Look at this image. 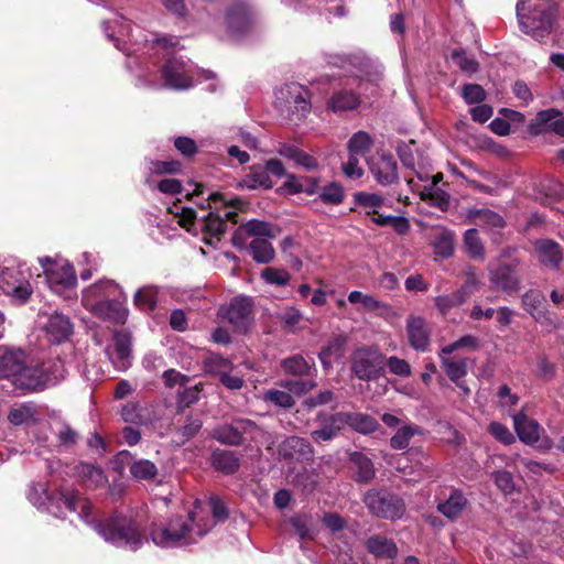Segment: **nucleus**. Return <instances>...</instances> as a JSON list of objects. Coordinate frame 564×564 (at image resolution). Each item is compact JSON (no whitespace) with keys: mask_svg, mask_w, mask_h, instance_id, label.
Wrapping results in <instances>:
<instances>
[{"mask_svg":"<svg viewBox=\"0 0 564 564\" xmlns=\"http://www.w3.org/2000/svg\"><path fill=\"white\" fill-rule=\"evenodd\" d=\"M248 250L252 259L258 263H270L275 256L272 243L264 238H254L249 243Z\"/></svg>","mask_w":564,"mask_h":564,"instance_id":"nucleus-43","label":"nucleus"},{"mask_svg":"<svg viewBox=\"0 0 564 564\" xmlns=\"http://www.w3.org/2000/svg\"><path fill=\"white\" fill-rule=\"evenodd\" d=\"M121 288L112 280H99L90 285L84 293L83 303L86 307L90 306L91 302L98 300H111L118 295H122Z\"/></svg>","mask_w":564,"mask_h":564,"instance_id":"nucleus-24","label":"nucleus"},{"mask_svg":"<svg viewBox=\"0 0 564 564\" xmlns=\"http://www.w3.org/2000/svg\"><path fill=\"white\" fill-rule=\"evenodd\" d=\"M79 474L83 484L89 489L98 488L106 480L102 469L93 464H83Z\"/></svg>","mask_w":564,"mask_h":564,"instance_id":"nucleus-52","label":"nucleus"},{"mask_svg":"<svg viewBox=\"0 0 564 564\" xmlns=\"http://www.w3.org/2000/svg\"><path fill=\"white\" fill-rule=\"evenodd\" d=\"M370 172L378 184L390 186L399 183L398 164L390 153L379 154L370 163Z\"/></svg>","mask_w":564,"mask_h":564,"instance_id":"nucleus-16","label":"nucleus"},{"mask_svg":"<svg viewBox=\"0 0 564 564\" xmlns=\"http://www.w3.org/2000/svg\"><path fill=\"white\" fill-rule=\"evenodd\" d=\"M479 288V280L475 272H468L464 284L451 294L435 297V306L443 316L451 310L463 305Z\"/></svg>","mask_w":564,"mask_h":564,"instance_id":"nucleus-11","label":"nucleus"},{"mask_svg":"<svg viewBox=\"0 0 564 564\" xmlns=\"http://www.w3.org/2000/svg\"><path fill=\"white\" fill-rule=\"evenodd\" d=\"M464 246L467 253L473 259H482L485 256V248L479 237L478 230L470 228L464 234Z\"/></svg>","mask_w":564,"mask_h":564,"instance_id":"nucleus-53","label":"nucleus"},{"mask_svg":"<svg viewBox=\"0 0 564 564\" xmlns=\"http://www.w3.org/2000/svg\"><path fill=\"white\" fill-rule=\"evenodd\" d=\"M39 261L52 289H68L76 284L75 270L69 263L57 264L50 257L40 258Z\"/></svg>","mask_w":564,"mask_h":564,"instance_id":"nucleus-12","label":"nucleus"},{"mask_svg":"<svg viewBox=\"0 0 564 564\" xmlns=\"http://www.w3.org/2000/svg\"><path fill=\"white\" fill-rule=\"evenodd\" d=\"M371 68V61L364 52L346 54V73L359 79L361 75L368 74Z\"/></svg>","mask_w":564,"mask_h":564,"instance_id":"nucleus-45","label":"nucleus"},{"mask_svg":"<svg viewBox=\"0 0 564 564\" xmlns=\"http://www.w3.org/2000/svg\"><path fill=\"white\" fill-rule=\"evenodd\" d=\"M462 96L466 104H480L486 99L485 89L478 84H466L463 86Z\"/></svg>","mask_w":564,"mask_h":564,"instance_id":"nucleus-64","label":"nucleus"},{"mask_svg":"<svg viewBox=\"0 0 564 564\" xmlns=\"http://www.w3.org/2000/svg\"><path fill=\"white\" fill-rule=\"evenodd\" d=\"M467 218L475 225H486L491 228H503L506 226L502 216L488 208H469Z\"/></svg>","mask_w":564,"mask_h":564,"instance_id":"nucleus-37","label":"nucleus"},{"mask_svg":"<svg viewBox=\"0 0 564 564\" xmlns=\"http://www.w3.org/2000/svg\"><path fill=\"white\" fill-rule=\"evenodd\" d=\"M113 347L116 359H111L116 368L126 370L130 367L131 336L130 333L121 329L113 334Z\"/></svg>","mask_w":564,"mask_h":564,"instance_id":"nucleus-29","label":"nucleus"},{"mask_svg":"<svg viewBox=\"0 0 564 564\" xmlns=\"http://www.w3.org/2000/svg\"><path fill=\"white\" fill-rule=\"evenodd\" d=\"M348 470L350 478L357 484H369L376 477L372 459L359 451L349 454Z\"/></svg>","mask_w":564,"mask_h":564,"instance_id":"nucleus-20","label":"nucleus"},{"mask_svg":"<svg viewBox=\"0 0 564 564\" xmlns=\"http://www.w3.org/2000/svg\"><path fill=\"white\" fill-rule=\"evenodd\" d=\"M346 197L344 186L338 182H329L321 187L318 199L326 205H340Z\"/></svg>","mask_w":564,"mask_h":564,"instance_id":"nucleus-48","label":"nucleus"},{"mask_svg":"<svg viewBox=\"0 0 564 564\" xmlns=\"http://www.w3.org/2000/svg\"><path fill=\"white\" fill-rule=\"evenodd\" d=\"M253 303L249 297H234L227 307L221 308V315L239 333H246L250 326Z\"/></svg>","mask_w":564,"mask_h":564,"instance_id":"nucleus-13","label":"nucleus"},{"mask_svg":"<svg viewBox=\"0 0 564 564\" xmlns=\"http://www.w3.org/2000/svg\"><path fill=\"white\" fill-rule=\"evenodd\" d=\"M158 473V467L149 459H138L130 466V474L138 481L153 480Z\"/></svg>","mask_w":564,"mask_h":564,"instance_id":"nucleus-50","label":"nucleus"},{"mask_svg":"<svg viewBox=\"0 0 564 564\" xmlns=\"http://www.w3.org/2000/svg\"><path fill=\"white\" fill-rule=\"evenodd\" d=\"M491 478L499 490L506 496L512 495L517 489L513 475L509 470H496L491 474Z\"/></svg>","mask_w":564,"mask_h":564,"instance_id":"nucleus-57","label":"nucleus"},{"mask_svg":"<svg viewBox=\"0 0 564 564\" xmlns=\"http://www.w3.org/2000/svg\"><path fill=\"white\" fill-rule=\"evenodd\" d=\"M354 202L358 206L377 209L384 204V198L377 193L356 192L354 194Z\"/></svg>","mask_w":564,"mask_h":564,"instance_id":"nucleus-61","label":"nucleus"},{"mask_svg":"<svg viewBox=\"0 0 564 564\" xmlns=\"http://www.w3.org/2000/svg\"><path fill=\"white\" fill-rule=\"evenodd\" d=\"M360 105L359 96L351 89L341 88L333 93L327 106L334 112L354 110Z\"/></svg>","mask_w":564,"mask_h":564,"instance_id":"nucleus-34","label":"nucleus"},{"mask_svg":"<svg viewBox=\"0 0 564 564\" xmlns=\"http://www.w3.org/2000/svg\"><path fill=\"white\" fill-rule=\"evenodd\" d=\"M47 510L57 518L64 517V510L78 513L79 518L91 527L106 542L129 551L140 550L150 539L149 519L141 514H126L117 510L109 516L97 518L91 501L77 490H64L46 496Z\"/></svg>","mask_w":564,"mask_h":564,"instance_id":"nucleus-1","label":"nucleus"},{"mask_svg":"<svg viewBox=\"0 0 564 564\" xmlns=\"http://www.w3.org/2000/svg\"><path fill=\"white\" fill-rule=\"evenodd\" d=\"M534 248L539 253L540 261L550 269H557L563 260L562 247L552 239H540Z\"/></svg>","mask_w":564,"mask_h":564,"instance_id":"nucleus-28","label":"nucleus"},{"mask_svg":"<svg viewBox=\"0 0 564 564\" xmlns=\"http://www.w3.org/2000/svg\"><path fill=\"white\" fill-rule=\"evenodd\" d=\"M0 379L9 380L15 389L35 392L46 387L48 377L41 366L29 362L24 350L0 347Z\"/></svg>","mask_w":564,"mask_h":564,"instance_id":"nucleus-2","label":"nucleus"},{"mask_svg":"<svg viewBox=\"0 0 564 564\" xmlns=\"http://www.w3.org/2000/svg\"><path fill=\"white\" fill-rule=\"evenodd\" d=\"M365 216L369 217L370 220L380 227H391L398 235H406L410 230V221L404 216H384L377 209H368L365 212Z\"/></svg>","mask_w":564,"mask_h":564,"instance_id":"nucleus-32","label":"nucleus"},{"mask_svg":"<svg viewBox=\"0 0 564 564\" xmlns=\"http://www.w3.org/2000/svg\"><path fill=\"white\" fill-rule=\"evenodd\" d=\"M249 236L254 238H274L275 234L273 231L272 225L268 221L251 219L243 224Z\"/></svg>","mask_w":564,"mask_h":564,"instance_id":"nucleus-58","label":"nucleus"},{"mask_svg":"<svg viewBox=\"0 0 564 564\" xmlns=\"http://www.w3.org/2000/svg\"><path fill=\"white\" fill-rule=\"evenodd\" d=\"M283 99L286 117L290 121L297 123L311 111V91L297 83H289L280 89Z\"/></svg>","mask_w":564,"mask_h":564,"instance_id":"nucleus-8","label":"nucleus"},{"mask_svg":"<svg viewBox=\"0 0 564 564\" xmlns=\"http://www.w3.org/2000/svg\"><path fill=\"white\" fill-rule=\"evenodd\" d=\"M264 401L270 402L283 409H291L295 405V400L288 391L270 389L264 392Z\"/></svg>","mask_w":564,"mask_h":564,"instance_id":"nucleus-55","label":"nucleus"},{"mask_svg":"<svg viewBox=\"0 0 564 564\" xmlns=\"http://www.w3.org/2000/svg\"><path fill=\"white\" fill-rule=\"evenodd\" d=\"M422 434V429L414 424L401 426L390 438V446L393 449H405L414 435Z\"/></svg>","mask_w":564,"mask_h":564,"instance_id":"nucleus-49","label":"nucleus"},{"mask_svg":"<svg viewBox=\"0 0 564 564\" xmlns=\"http://www.w3.org/2000/svg\"><path fill=\"white\" fill-rule=\"evenodd\" d=\"M348 344V336L346 334H334L327 341V344L322 347L318 357L325 369L332 367V360H339L346 350V346Z\"/></svg>","mask_w":564,"mask_h":564,"instance_id":"nucleus-27","label":"nucleus"},{"mask_svg":"<svg viewBox=\"0 0 564 564\" xmlns=\"http://www.w3.org/2000/svg\"><path fill=\"white\" fill-rule=\"evenodd\" d=\"M362 502L371 516L383 520H400L406 512L404 499L387 488L368 489Z\"/></svg>","mask_w":564,"mask_h":564,"instance_id":"nucleus-4","label":"nucleus"},{"mask_svg":"<svg viewBox=\"0 0 564 564\" xmlns=\"http://www.w3.org/2000/svg\"><path fill=\"white\" fill-rule=\"evenodd\" d=\"M345 425L358 433L369 434L379 429V422L367 413L344 412Z\"/></svg>","mask_w":564,"mask_h":564,"instance_id":"nucleus-36","label":"nucleus"},{"mask_svg":"<svg viewBox=\"0 0 564 564\" xmlns=\"http://www.w3.org/2000/svg\"><path fill=\"white\" fill-rule=\"evenodd\" d=\"M199 399L198 386L185 388L177 397V413L182 414L185 409L196 403Z\"/></svg>","mask_w":564,"mask_h":564,"instance_id":"nucleus-63","label":"nucleus"},{"mask_svg":"<svg viewBox=\"0 0 564 564\" xmlns=\"http://www.w3.org/2000/svg\"><path fill=\"white\" fill-rule=\"evenodd\" d=\"M207 205L199 204L198 206L204 209L206 207L213 208V205H216L217 203H220L224 208L232 207L235 210H220L221 216L226 219V224L230 221L231 224L236 225L238 224V212H245L248 208L249 203L241 197H234L230 199H227L225 197V194L221 192H213L208 195Z\"/></svg>","mask_w":564,"mask_h":564,"instance_id":"nucleus-21","label":"nucleus"},{"mask_svg":"<svg viewBox=\"0 0 564 564\" xmlns=\"http://www.w3.org/2000/svg\"><path fill=\"white\" fill-rule=\"evenodd\" d=\"M261 276L269 284H274L279 286H284L289 283L291 275L285 269L264 268L261 272Z\"/></svg>","mask_w":564,"mask_h":564,"instance_id":"nucleus-59","label":"nucleus"},{"mask_svg":"<svg viewBox=\"0 0 564 564\" xmlns=\"http://www.w3.org/2000/svg\"><path fill=\"white\" fill-rule=\"evenodd\" d=\"M350 371L361 381H373L386 373V356L375 346H361L350 355Z\"/></svg>","mask_w":564,"mask_h":564,"instance_id":"nucleus-5","label":"nucleus"},{"mask_svg":"<svg viewBox=\"0 0 564 564\" xmlns=\"http://www.w3.org/2000/svg\"><path fill=\"white\" fill-rule=\"evenodd\" d=\"M365 545L367 551L377 558L392 560L398 555V546L393 540L381 534L369 536Z\"/></svg>","mask_w":564,"mask_h":564,"instance_id":"nucleus-30","label":"nucleus"},{"mask_svg":"<svg viewBox=\"0 0 564 564\" xmlns=\"http://www.w3.org/2000/svg\"><path fill=\"white\" fill-rule=\"evenodd\" d=\"M421 199L442 212H447L451 205L449 194L435 186H425L421 192Z\"/></svg>","mask_w":564,"mask_h":564,"instance_id":"nucleus-46","label":"nucleus"},{"mask_svg":"<svg viewBox=\"0 0 564 564\" xmlns=\"http://www.w3.org/2000/svg\"><path fill=\"white\" fill-rule=\"evenodd\" d=\"M194 512L189 511L187 519L174 517L170 519L166 527L156 529L154 522H149V535L151 541L161 547L174 546L187 538L193 530Z\"/></svg>","mask_w":564,"mask_h":564,"instance_id":"nucleus-7","label":"nucleus"},{"mask_svg":"<svg viewBox=\"0 0 564 564\" xmlns=\"http://www.w3.org/2000/svg\"><path fill=\"white\" fill-rule=\"evenodd\" d=\"M203 219L202 231L205 236L216 238L218 241L226 232V219L221 216L220 209L215 205Z\"/></svg>","mask_w":564,"mask_h":564,"instance_id":"nucleus-38","label":"nucleus"},{"mask_svg":"<svg viewBox=\"0 0 564 564\" xmlns=\"http://www.w3.org/2000/svg\"><path fill=\"white\" fill-rule=\"evenodd\" d=\"M514 431L521 442L533 445L540 440V424L527 416L524 412L513 415Z\"/></svg>","mask_w":564,"mask_h":564,"instance_id":"nucleus-26","label":"nucleus"},{"mask_svg":"<svg viewBox=\"0 0 564 564\" xmlns=\"http://www.w3.org/2000/svg\"><path fill=\"white\" fill-rule=\"evenodd\" d=\"M557 117V109L549 108L539 111L528 124V132L531 135H539L544 132H552L553 120Z\"/></svg>","mask_w":564,"mask_h":564,"instance_id":"nucleus-41","label":"nucleus"},{"mask_svg":"<svg viewBox=\"0 0 564 564\" xmlns=\"http://www.w3.org/2000/svg\"><path fill=\"white\" fill-rule=\"evenodd\" d=\"M210 464L225 475H234L240 468V457L232 451L217 448L210 455Z\"/></svg>","mask_w":564,"mask_h":564,"instance_id":"nucleus-31","label":"nucleus"},{"mask_svg":"<svg viewBox=\"0 0 564 564\" xmlns=\"http://www.w3.org/2000/svg\"><path fill=\"white\" fill-rule=\"evenodd\" d=\"M158 291L152 286H143L139 289L133 297V303L137 307L144 312H153L156 307Z\"/></svg>","mask_w":564,"mask_h":564,"instance_id":"nucleus-51","label":"nucleus"},{"mask_svg":"<svg viewBox=\"0 0 564 564\" xmlns=\"http://www.w3.org/2000/svg\"><path fill=\"white\" fill-rule=\"evenodd\" d=\"M240 186L249 189H256L259 187L270 189L273 187V182L267 174V171L263 165L253 164L250 167V172L246 174L245 177L241 180Z\"/></svg>","mask_w":564,"mask_h":564,"instance_id":"nucleus-39","label":"nucleus"},{"mask_svg":"<svg viewBox=\"0 0 564 564\" xmlns=\"http://www.w3.org/2000/svg\"><path fill=\"white\" fill-rule=\"evenodd\" d=\"M0 289L3 294L10 296L14 303H26L33 289L23 272L14 269H4L0 274Z\"/></svg>","mask_w":564,"mask_h":564,"instance_id":"nucleus-10","label":"nucleus"},{"mask_svg":"<svg viewBox=\"0 0 564 564\" xmlns=\"http://www.w3.org/2000/svg\"><path fill=\"white\" fill-rule=\"evenodd\" d=\"M126 296L118 295L111 300H98L90 303L88 307L96 316L112 322L115 324H124L128 318V310L123 306Z\"/></svg>","mask_w":564,"mask_h":564,"instance_id":"nucleus-14","label":"nucleus"},{"mask_svg":"<svg viewBox=\"0 0 564 564\" xmlns=\"http://www.w3.org/2000/svg\"><path fill=\"white\" fill-rule=\"evenodd\" d=\"M442 368L451 381L457 383L462 380L468 371L467 358H458L456 356L448 357V355H440Z\"/></svg>","mask_w":564,"mask_h":564,"instance_id":"nucleus-40","label":"nucleus"},{"mask_svg":"<svg viewBox=\"0 0 564 564\" xmlns=\"http://www.w3.org/2000/svg\"><path fill=\"white\" fill-rule=\"evenodd\" d=\"M185 63L174 56L169 57L161 68L165 86L173 89H185L191 86L192 78L188 76Z\"/></svg>","mask_w":564,"mask_h":564,"instance_id":"nucleus-18","label":"nucleus"},{"mask_svg":"<svg viewBox=\"0 0 564 564\" xmlns=\"http://www.w3.org/2000/svg\"><path fill=\"white\" fill-rule=\"evenodd\" d=\"M150 171L152 174L163 175V174H178L182 171V163L177 160L171 161H151L150 162Z\"/></svg>","mask_w":564,"mask_h":564,"instance_id":"nucleus-62","label":"nucleus"},{"mask_svg":"<svg viewBox=\"0 0 564 564\" xmlns=\"http://www.w3.org/2000/svg\"><path fill=\"white\" fill-rule=\"evenodd\" d=\"M36 415L37 410L35 406L29 403H22L18 406L11 408L8 412L7 419L11 424L20 426L30 422H36Z\"/></svg>","mask_w":564,"mask_h":564,"instance_id":"nucleus-47","label":"nucleus"},{"mask_svg":"<svg viewBox=\"0 0 564 564\" xmlns=\"http://www.w3.org/2000/svg\"><path fill=\"white\" fill-rule=\"evenodd\" d=\"M488 275L490 288L507 295H513L520 290V276L517 262H498L489 264Z\"/></svg>","mask_w":564,"mask_h":564,"instance_id":"nucleus-9","label":"nucleus"},{"mask_svg":"<svg viewBox=\"0 0 564 564\" xmlns=\"http://www.w3.org/2000/svg\"><path fill=\"white\" fill-rule=\"evenodd\" d=\"M434 253L447 259L453 256L455 250V234L454 231L442 228L435 236L433 243Z\"/></svg>","mask_w":564,"mask_h":564,"instance_id":"nucleus-44","label":"nucleus"},{"mask_svg":"<svg viewBox=\"0 0 564 564\" xmlns=\"http://www.w3.org/2000/svg\"><path fill=\"white\" fill-rule=\"evenodd\" d=\"M281 367L284 372L299 377H310L312 371L315 370L314 362L311 364L302 355H293L284 358L281 361Z\"/></svg>","mask_w":564,"mask_h":564,"instance_id":"nucleus-42","label":"nucleus"},{"mask_svg":"<svg viewBox=\"0 0 564 564\" xmlns=\"http://www.w3.org/2000/svg\"><path fill=\"white\" fill-rule=\"evenodd\" d=\"M253 14L250 7L237 0L226 11V25L234 35L246 33L252 25Z\"/></svg>","mask_w":564,"mask_h":564,"instance_id":"nucleus-15","label":"nucleus"},{"mask_svg":"<svg viewBox=\"0 0 564 564\" xmlns=\"http://www.w3.org/2000/svg\"><path fill=\"white\" fill-rule=\"evenodd\" d=\"M372 145L370 135L365 131H358L349 139L347 148L349 153L364 155L369 152Z\"/></svg>","mask_w":564,"mask_h":564,"instance_id":"nucleus-54","label":"nucleus"},{"mask_svg":"<svg viewBox=\"0 0 564 564\" xmlns=\"http://www.w3.org/2000/svg\"><path fill=\"white\" fill-rule=\"evenodd\" d=\"M522 307L535 321L541 319L546 313V297L536 289H531L522 295Z\"/></svg>","mask_w":564,"mask_h":564,"instance_id":"nucleus-35","label":"nucleus"},{"mask_svg":"<svg viewBox=\"0 0 564 564\" xmlns=\"http://www.w3.org/2000/svg\"><path fill=\"white\" fill-rule=\"evenodd\" d=\"M488 433L498 442L502 443L503 445H511L516 442L514 435L511 433V431L508 429L507 425L500 423V422H491L488 425Z\"/></svg>","mask_w":564,"mask_h":564,"instance_id":"nucleus-60","label":"nucleus"},{"mask_svg":"<svg viewBox=\"0 0 564 564\" xmlns=\"http://www.w3.org/2000/svg\"><path fill=\"white\" fill-rule=\"evenodd\" d=\"M259 425L246 417L235 416L229 422L217 425L210 432V437L221 445L238 447L256 437Z\"/></svg>","mask_w":564,"mask_h":564,"instance_id":"nucleus-6","label":"nucleus"},{"mask_svg":"<svg viewBox=\"0 0 564 564\" xmlns=\"http://www.w3.org/2000/svg\"><path fill=\"white\" fill-rule=\"evenodd\" d=\"M409 345L417 351H426L431 344V329L422 316H410L406 319Z\"/></svg>","mask_w":564,"mask_h":564,"instance_id":"nucleus-19","label":"nucleus"},{"mask_svg":"<svg viewBox=\"0 0 564 564\" xmlns=\"http://www.w3.org/2000/svg\"><path fill=\"white\" fill-rule=\"evenodd\" d=\"M468 499L464 491L458 488H452L449 496L436 507L437 511L451 521H456L466 510Z\"/></svg>","mask_w":564,"mask_h":564,"instance_id":"nucleus-23","label":"nucleus"},{"mask_svg":"<svg viewBox=\"0 0 564 564\" xmlns=\"http://www.w3.org/2000/svg\"><path fill=\"white\" fill-rule=\"evenodd\" d=\"M463 348L477 350L479 348V339L473 335H465L454 343L442 347L438 355H452L454 351Z\"/></svg>","mask_w":564,"mask_h":564,"instance_id":"nucleus-56","label":"nucleus"},{"mask_svg":"<svg viewBox=\"0 0 564 564\" xmlns=\"http://www.w3.org/2000/svg\"><path fill=\"white\" fill-rule=\"evenodd\" d=\"M45 329L53 343L61 344L73 335L74 325L67 315L56 312L50 316Z\"/></svg>","mask_w":564,"mask_h":564,"instance_id":"nucleus-25","label":"nucleus"},{"mask_svg":"<svg viewBox=\"0 0 564 564\" xmlns=\"http://www.w3.org/2000/svg\"><path fill=\"white\" fill-rule=\"evenodd\" d=\"M516 10L523 33L539 42L551 33L554 21L552 0H518Z\"/></svg>","mask_w":564,"mask_h":564,"instance_id":"nucleus-3","label":"nucleus"},{"mask_svg":"<svg viewBox=\"0 0 564 564\" xmlns=\"http://www.w3.org/2000/svg\"><path fill=\"white\" fill-rule=\"evenodd\" d=\"M279 454L284 459H311L314 454L311 443L300 436H289L279 445Z\"/></svg>","mask_w":564,"mask_h":564,"instance_id":"nucleus-22","label":"nucleus"},{"mask_svg":"<svg viewBox=\"0 0 564 564\" xmlns=\"http://www.w3.org/2000/svg\"><path fill=\"white\" fill-rule=\"evenodd\" d=\"M203 427L202 417L196 414H186L177 421L174 427V435L181 444H185L194 438Z\"/></svg>","mask_w":564,"mask_h":564,"instance_id":"nucleus-33","label":"nucleus"},{"mask_svg":"<svg viewBox=\"0 0 564 564\" xmlns=\"http://www.w3.org/2000/svg\"><path fill=\"white\" fill-rule=\"evenodd\" d=\"M319 429L311 432V437L316 443L328 442L335 438L345 426L344 412L327 414L319 412L316 416Z\"/></svg>","mask_w":564,"mask_h":564,"instance_id":"nucleus-17","label":"nucleus"}]
</instances>
